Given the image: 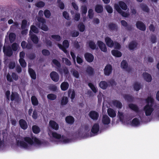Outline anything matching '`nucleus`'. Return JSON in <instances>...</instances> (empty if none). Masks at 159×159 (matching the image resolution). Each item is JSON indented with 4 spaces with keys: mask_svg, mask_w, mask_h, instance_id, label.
<instances>
[{
    "mask_svg": "<svg viewBox=\"0 0 159 159\" xmlns=\"http://www.w3.org/2000/svg\"><path fill=\"white\" fill-rule=\"evenodd\" d=\"M147 104L144 106L143 109L146 116L151 115L154 111L153 106L154 105V99L151 96L148 97L145 100Z\"/></svg>",
    "mask_w": 159,
    "mask_h": 159,
    "instance_id": "f257e3e1",
    "label": "nucleus"
},
{
    "mask_svg": "<svg viewBox=\"0 0 159 159\" xmlns=\"http://www.w3.org/2000/svg\"><path fill=\"white\" fill-rule=\"evenodd\" d=\"M37 20L38 23L36 25L38 27L45 31H47L48 30V27L45 24L46 20L45 19L41 17H38Z\"/></svg>",
    "mask_w": 159,
    "mask_h": 159,
    "instance_id": "f03ea898",
    "label": "nucleus"
},
{
    "mask_svg": "<svg viewBox=\"0 0 159 159\" xmlns=\"http://www.w3.org/2000/svg\"><path fill=\"white\" fill-rule=\"evenodd\" d=\"M69 45V43L68 41L67 40H65L63 41L62 45L60 44H58L59 48L66 54L68 53V51L66 49L68 48Z\"/></svg>",
    "mask_w": 159,
    "mask_h": 159,
    "instance_id": "7ed1b4c3",
    "label": "nucleus"
},
{
    "mask_svg": "<svg viewBox=\"0 0 159 159\" xmlns=\"http://www.w3.org/2000/svg\"><path fill=\"white\" fill-rule=\"evenodd\" d=\"M104 74L106 76H108L112 74L113 68L112 66L110 64H107L104 70Z\"/></svg>",
    "mask_w": 159,
    "mask_h": 159,
    "instance_id": "20e7f679",
    "label": "nucleus"
},
{
    "mask_svg": "<svg viewBox=\"0 0 159 159\" xmlns=\"http://www.w3.org/2000/svg\"><path fill=\"white\" fill-rule=\"evenodd\" d=\"M3 52L4 55L8 57H11L13 54V51L10 46H5L3 47Z\"/></svg>",
    "mask_w": 159,
    "mask_h": 159,
    "instance_id": "39448f33",
    "label": "nucleus"
},
{
    "mask_svg": "<svg viewBox=\"0 0 159 159\" xmlns=\"http://www.w3.org/2000/svg\"><path fill=\"white\" fill-rule=\"evenodd\" d=\"M121 67L128 72H130L132 71V68L128 66V64L127 61L125 60H123L120 64Z\"/></svg>",
    "mask_w": 159,
    "mask_h": 159,
    "instance_id": "423d86ee",
    "label": "nucleus"
},
{
    "mask_svg": "<svg viewBox=\"0 0 159 159\" xmlns=\"http://www.w3.org/2000/svg\"><path fill=\"white\" fill-rule=\"evenodd\" d=\"M114 7V8L116 10L117 12L120 13L122 16L127 17L129 16V15L128 13L125 12L121 10L118 4L116 3L115 4Z\"/></svg>",
    "mask_w": 159,
    "mask_h": 159,
    "instance_id": "0eeeda50",
    "label": "nucleus"
},
{
    "mask_svg": "<svg viewBox=\"0 0 159 159\" xmlns=\"http://www.w3.org/2000/svg\"><path fill=\"white\" fill-rule=\"evenodd\" d=\"M107 27L111 32L117 31L118 29V25L113 22L109 23Z\"/></svg>",
    "mask_w": 159,
    "mask_h": 159,
    "instance_id": "6e6552de",
    "label": "nucleus"
},
{
    "mask_svg": "<svg viewBox=\"0 0 159 159\" xmlns=\"http://www.w3.org/2000/svg\"><path fill=\"white\" fill-rule=\"evenodd\" d=\"M84 57L86 61L89 63L92 62L94 59L93 55L92 54L88 52L84 54Z\"/></svg>",
    "mask_w": 159,
    "mask_h": 159,
    "instance_id": "1a4fd4ad",
    "label": "nucleus"
},
{
    "mask_svg": "<svg viewBox=\"0 0 159 159\" xmlns=\"http://www.w3.org/2000/svg\"><path fill=\"white\" fill-rule=\"evenodd\" d=\"M20 98L18 94L16 92H12L11 96V100L12 101H15L17 103H18L20 100Z\"/></svg>",
    "mask_w": 159,
    "mask_h": 159,
    "instance_id": "9d476101",
    "label": "nucleus"
},
{
    "mask_svg": "<svg viewBox=\"0 0 159 159\" xmlns=\"http://www.w3.org/2000/svg\"><path fill=\"white\" fill-rule=\"evenodd\" d=\"M89 115V117L93 120H97L99 116L98 113L95 111H90Z\"/></svg>",
    "mask_w": 159,
    "mask_h": 159,
    "instance_id": "9b49d317",
    "label": "nucleus"
},
{
    "mask_svg": "<svg viewBox=\"0 0 159 159\" xmlns=\"http://www.w3.org/2000/svg\"><path fill=\"white\" fill-rule=\"evenodd\" d=\"M97 44L101 51L105 52H107V49L106 45L102 41L98 40L97 41Z\"/></svg>",
    "mask_w": 159,
    "mask_h": 159,
    "instance_id": "f8f14e48",
    "label": "nucleus"
},
{
    "mask_svg": "<svg viewBox=\"0 0 159 159\" xmlns=\"http://www.w3.org/2000/svg\"><path fill=\"white\" fill-rule=\"evenodd\" d=\"M50 76L51 79L55 82H57L59 79L58 74L55 71L52 72L50 74Z\"/></svg>",
    "mask_w": 159,
    "mask_h": 159,
    "instance_id": "ddd939ff",
    "label": "nucleus"
},
{
    "mask_svg": "<svg viewBox=\"0 0 159 159\" xmlns=\"http://www.w3.org/2000/svg\"><path fill=\"white\" fill-rule=\"evenodd\" d=\"M136 26L137 28L139 30L145 31L146 29L145 25L142 21H138L136 22Z\"/></svg>",
    "mask_w": 159,
    "mask_h": 159,
    "instance_id": "4468645a",
    "label": "nucleus"
},
{
    "mask_svg": "<svg viewBox=\"0 0 159 159\" xmlns=\"http://www.w3.org/2000/svg\"><path fill=\"white\" fill-rule=\"evenodd\" d=\"M19 123L20 127L22 129L25 130L28 128L27 123L25 120L21 119L19 120Z\"/></svg>",
    "mask_w": 159,
    "mask_h": 159,
    "instance_id": "2eb2a0df",
    "label": "nucleus"
},
{
    "mask_svg": "<svg viewBox=\"0 0 159 159\" xmlns=\"http://www.w3.org/2000/svg\"><path fill=\"white\" fill-rule=\"evenodd\" d=\"M99 130V125L98 123H95L93 126L91 132L94 134H97Z\"/></svg>",
    "mask_w": 159,
    "mask_h": 159,
    "instance_id": "dca6fc26",
    "label": "nucleus"
},
{
    "mask_svg": "<svg viewBox=\"0 0 159 159\" xmlns=\"http://www.w3.org/2000/svg\"><path fill=\"white\" fill-rule=\"evenodd\" d=\"M85 71L89 76H92L94 74V69L90 66H88L86 68Z\"/></svg>",
    "mask_w": 159,
    "mask_h": 159,
    "instance_id": "f3484780",
    "label": "nucleus"
},
{
    "mask_svg": "<svg viewBox=\"0 0 159 159\" xmlns=\"http://www.w3.org/2000/svg\"><path fill=\"white\" fill-rule=\"evenodd\" d=\"M110 119L106 115L103 116L102 119V122L105 125H107L110 123Z\"/></svg>",
    "mask_w": 159,
    "mask_h": 159,
    "instance_id": "a211bd4d",
    "label": "nucleus"
},
{
    "mask_svg": "<svg viewBox=\"0 0 159 159\" xmlns=\"http://www.w3.org/2000/svg\"><path fill=\"white\" fill-rule=\"evenodd\" d=\"M49 125L52 129L55 130H57L59 129L58 125L54 120H50L49 122Z\"/></svg>",
    "mask_w": 159,
    "mask_h": 159,
    "instance_id": "6ab92c4d",
    "label": "nucleus"
},
{
    "mask_svg": "<svg viewBox=\"0 0 159 159\" xmlns=\"http://www.w3.org/2000/svg\"><path fill=\"white\" fill-rule=\"evenodd\" d=\"M68 95L69 97H70L71 101L74 100L75 96V93L74 89L72 90L71 89H70L68 91Z\"/></svg>",
    "mask_w": 159,
    "mask_h": 159,
    "instance_id": "aec40b11",
    "label": "nucleus"
},
{
    "mask_svg": "<svg viewBox=\"0 0 159 159\" xmlns=\"http://www.w3.org/2000/svg\"><path fill=\"white\" fill-rule=\"evenodd\" d=\"M143 76L144 80L147 82H150L152 80L151 75L147 72H144L143 74Z\"/></svg>",
    "mask_w": 159,
    "mask_h": 159,
    "instance_id": "412c9836",
    "label": "nucleus"
},
{
    "mask_svg": "<svg viewBox=\"0 0 159 159\" xmlns=\"http://www.w3.org/2000/svg\"><path fill=\"white\" fill-rule=\"evenodd\" d=\"M137 43L134 41L131 42L128 45L129 49L130 50H133L135 48H137L138 46Z\"/></svg>",
    "mask_w": 159,
    "mask_h": 159,
    "instance_id": "4be33fe9",
    "label": "nucleus"
},
{
    "mask_svg": "<svg viewBox=\"0 0 159 159\" xmlns=\"http://www.w3.org/2000/svg\"><path fill=\"white\" fill-rule=\"evenodd\" d=\"M105 41L107 45L110 48H112L114 45L113 41L109 37H106L105 38Z\"/></svg>",
    "mask_w": 159,
    "mask_h": 159,
    "instance_id": "5701e85b",
    "label": "nucleus"
},
{
    "mask_svg": "<svg viewBox=\"0 0 159 159\" xmlns=\"http://www.w3.org/2000/svg\"><path fill=\"white\" fill-rule=\"evenodd\" d=\"M16 144L18 146H20L21 147L25 148H27L28 147V144L23 141L18 140L16 142Z\"/></svg>",
    "mask_w": 159,
    "mask_h": 159,
    "instance_id": "b1692460",
    "label": "nucleus"
},
{
    "mask_svg": "<svg viewBox=\"0 0 159 159\" xmlns=\"http://www.w3.org/2000/svg\"><path fill=\"white\" fill-rule=\"evenodd\" d=\"M95 11L98 13H101L103 11V8L102 5L97 4L95 7Z\"/></svg>",
    "mask_w": 159,
    "mask_h": 159,
    "instance_id": "393cba45",
    "label": "nucleus"
},
{
    "mask_svg": "<svg viewBox=\"0 0 159 159\" xmlns=\"http://www.w3.org/2000/svg\"><path fill=\"white\" fill-rule=\"evenodd\" d=\"M69 87V83L65 81L62 82L60 86L61 90L63 91L66 90L68 89Z\"/></svg>",
    "mask_w": 159,
    "mask_h": 159,
    "instance_id": "a878e982",
    "label": "nucleus"
},
{
    "mask_svg": "<svg viewBox=\"0 0 159 159\" xmlns=\"http://www.w3.org/2000/svg\"><path fill=\"white\" fill-rule=\"evenodd\" d=\"M28 72L32 79L35 80L36 78V75L34 70L31 68H29Z\"/></svg>",
    "mask_w": 159,
    "mask_h": 159,
    "instance_id": "bb28decb",
    "label": "nucleus"
},
{
    "mask_svg": "<svg viewBox=\"0 0 159 159\" xmlns=\"http://www.w3.org/2000/svg\"><path fill=\"white\" fill-rule=\"evenodd\" d=\"M123 97L125 100L128 102H132L134 101V97L129 94H124L123 95Z\"/></svg>",
    "mask_w": 159,
    "mask_h": 159,
    "instance_id": "cd10ccee",
    "label": "nucleus"
},
{
    "mask_svg": "<svg viewBox=\"0 0 159 159\" xmlns=\"http://www.w3.org/2000/svg\"><path fill=\"white\" fill-rule=\"evenodd\" d=\"M65 120L68 124H72L75 121V119L72 116H69L66 117Z\"/></svg>",
    "mask_w": 159,
    "mask_h": 159,
    "instance_id": "c85d7f7f",
    "label": "nucleus"
},
{
    "mask_svg": "<svg viewBox=\"0 0 159 159\" xmlns=\"http://www.w3.org/2000/svg\"><path fill=\"white\" fill-rule=\"evenodd\" d=\"M24 141L30 145H32L34 144V137L32 136L31 138L29 137H25L24 138Z\"/></svg>",
    "mask_w": 159,
    "mask_h": 159,
    "instance_id": "c756f323",
    "label": "nucleus"
},
{
    "mask_svg": "<svg viewBox=\"0 0 159 159\" xmlns=\"http://www.w3.org/2000/svg\"><path fill=\"white\" fill-rule=\"evenodd\" d=\"M128 106L130 109L136 112H138L139 111V107L136 104L133 103H130L129 104Z\"/></svg>",
    "mask_w": 159,
    "mask_h": 159,
    "instance_id": "7c9ffc66",
    "label": "nucleus"
},
{
    "mask_svg": "<svg viewBox=\"0 0 159 159\" xmlns=\"http://www.w3.org/2000/svg\"><path fill=\"white\" fill-rule=\"evenodd\" d=\"M107 112L108 115L111 117L113 118L116 116V114L115 111L112 108H108Z\"/></svg>",
    "mask_w": 159,
    "mask_h": 159,
    "instance_id": "2f4dec72",
    "label": "nucleus"
},
{
    "mask_svg": "<svg viewBox=\"0 0 159 159\" xmlns=\"http://www.w3.org/2000/svg\"><path fill=\"white\" fill-rule=\"evenodd\" d=\"M111 53L112 55L117 57H120L122 55L120 52L117 50H113L111 51Z\"/></svg>",
    "mask_w": 159,
    "mask_h": 159,
    "instance_id": "473e14b6",
    "label": "nucleus"
},
{
    "mask_svg": "<svg viewBox=\"0 0 159 159\" xmlns=\"http://www.w3.org/2000/svg\"><path fill=\"white\" fill-rule=\"evenodd\" d=\"M118 5L122 9L126 10L127 9V6L126 4L123 1H120L118 2Z\"/></svg>",
    "mask_w": 159,
    "mask_h": 159,
    "instance_id": "72a5a7b5",
    "label": "nucleus"
},
{
    "mask_svg": "<svg viewBox=\"0 0 159 159\" xmlns=\"http://www.w3.org/2000/svg\"><path fill=\"white\" fill-rule=\"evenodd\" d=\"M30 39L35 44L38 43L39 40L38 37L35 34H32L30 36Z\"/></svg>",
    "mask_w": 159,
    "mask_h": 159,
    "instance_id": "f704fd0d",
    "label": "nucleus"
},
{
    "mask_svg": "<svg viewBox=\"0 0 159 159\" xmlns=\"http://www.w3.org/2000/svg\"><path fill=\"white\" fill-rule=\"evenodd\" d=\"M100 87L103 89H106L108 87V84L107 82L104 81H101L99 83Z\"/></svg>",
    "mask_w": 159,
    "mask_h": 159,
    "instance_id": "c9c22d12",
    "label": "nucleus"
},
{
    "mask_svg": "<svg viewBox=\"0 0 159 159\" xmlns=\"http://www.w3.org/2000/svg\"><path fill=\"white\" fill-rule=\"evenodd\" d=\"M32 130L34 134H38L40 132V129L37 125H34L32 127Z\"/></svg>",
    "mask_w": 159,
    "mask_h": 159,
    "instance_id": "e433bc0d",
    "label": "nucleus"
},
{
    "mask_svg": "<svg viewBox=\"0 0 159 159\" xmlns=\"http://www.w3.org/2000/svg\"><path fill=\"white\" fill-rule=\"evenodd\" d=\"M31 100L32 104L34 106H37L39 104L38 101L36 97L34 96L31 97Z\"/></svg>",
    "mask_w": 159,
    "mask_h": 159,
    "instance_id": "4c0bfd02",
    "label": "nucleus"
},
{
    "mask_svg": "<svg viewBox=\"0 0 159 159\" xmlns=\"http://www.w3.org/2000/svg\"><path fill=\"white\" fill-rule=\"evenodd\" d=\"M77 27L81 32H84L85 30V26L83 22H80L78 25Z\"/></svg>",
    "mask_w": 159,
    "mask_h": 159,
    "instance_id": "58836bf2",
    "label": "nucleus"
},
{
    "mask_svg": "<svg viewBox=\"0 0 159 159\" xmlns=\"http://www.w3.org/2000/svg\"><path fill=\"white\" fill-rule=\"evenodd\" d=\"M113 104L116 107L121 109L122 107V105L121 103L117 100H115L113 102Z\"/></svg>",
    "mask_w": 159,
    "mask_h": 159,
    "instance_id": "ea45409f",
    "label": "nucleus"
},
{
    "mask_svg": "<svg viewBox=\"0 0 159 159\" xmlns=\"http://www.w3.org/2000/svg\"><path fill=\"white\" fill-rule=\"evenodd\" d=\"M16 35L15 33H10L9 35V38L10 42L11 43L13 42L16 39Z\"/></svg>",
    "mask_w": 159,
    "mask_h": 159,
    "instance_id": "a19ab883",
    "label": "nucleus"
},
{
    "mask_svg": "<svg viewBox=\"0 0 159 159\" xmlns=\"http://www.w3.org/2000/svg\"><path fill=\"white\" fill-rule=\"evenodd\" d=\"M89 46L92 50H94L96 49V45L95 42L93 41L90 40L89 41Z\"/></svg>",
    "mask_w": 159,
    "mask_h": 159,
    "instance_id": "79ce46f5",
    "label": "nucleus"
},
{
    "mask_svg": "<svg viewBox=\"0 0 159 159\" xmlns=\"http://www.w3.org/2000/svg\"><path fill=\"white\" fill-rule=\"evenodd\" d=\"M50 133H51L52 137L56 139H60L61 137V135L60 134H57L56 132H53L52 131H50Z\"/></svg>",
    "mask_w": 159,
    "mask_h": 159,
    "instance_id": "37998d69",
    "label": "nucleus"
},
{
    "mask_svg": "<svg viewBox=\"0 0 159 159\" xmlns=\"http://www.w3.org/2000/svg\"><path fill=\"white\" fill-rule=\"evenodd\" d=\"M47 98L49 100H54L56 99L57 96L54 94L50 93L47 95Z\"/></svg>",
    "mask_w": 159,
    "mask_h": 159,
    "instance_id": "c03bdc74",
    "label": "nucleus"
},
{
    "mask_svg": "<svg viewBox=\"0 0 159 159\" xmlns=\"http://www.w3.org/2000/svg\"><path fill=\"white\" fill-rule=\"evenodd\" d=\"M19 62L21 66L23 68L25 67L26 66V63L23 58H20Z\"/></svg>",
    "mask_w": 159,
    "mask_h": 159,
    "instance_id": "a18cd8bd",
    "label": "nucleus"
},
{
    "mask_svg": "<svg viewBox=\"0 0 159 159\" xmlns=\"http://www.w3.org/2000/svg\"><path fill=\"white\" fill-rule=\"evenodd\" d=\"M140 124V122L139 120L137 118H134L132 120L131 124L133 125L137 126Z\"/></svg>",
    "mask_w": 159,
    "mask_h": 159,
    "instance_id": "49530a36",
    "label": "nucleus"
},
{
    "mask_svg": "<svg viewBox=\"0 0 159 159\" xmlns=\"http://www.w3.org/2000/svg\"><path fill=\"white\" fill-rule=\"evenodd\" d=\"M68 102V98L66 97H63L62 98L61 101V104L62 105H66Z\"/></svg>",
    "mask_w": 159,
    "mask_h": 159,
    "instance_id": "de8ad7c7",
    "label": "nucleus"
},
{
    "mask_svg": "<svg viewBox=\"0 0 159 159\" xmlns=\"http://www.w3.org/2000/svg\"><path fill=\"white\" fill-rule=\"evenodd\" d=\"M19 45L16 43H14L11 45V48L12 51H16L18 48Z\"/></svg>",
    "mask_w": 159,
    "mask_h": 159,
    "instance_id": "09e8293b",
    "label": "nucleus"
},
{
    "mask_svg": "<svg viewBox=\"0 0 159 159\" xmlns=\"http://www.w3.org/2000/svg\"><path fill=\"white\" fill-rule=\"evenodd\" d=\"M57 2L58 4V6L61 10L64 9L65 5L63 2L61 0H57Z\"/></svg>",
    "mask_w": 159,
    "mask_h": 159,
    "instance_id": "8fccbe9b",
    "label": "nucleus"
},
{
    "mask_svg": "<svg viewBox=\"0 0 159 159\" xmlns=\"http://www.w3.org/2000/svg\"><path fill=\"white\" fill-rule=\"evenodd\" d=\"M61 139L63 142L65 143H69L71 141V139L67 138L64 135H62Z\"/></svg>",
    "mask_w": 159,
    "mask_h": 159,
    "instance_id": "3c124183",
    "label": "nucleus"
},
{
    "mask_svg": "<svg viewBox=\"0 0 159 159\" xmlns=\"http://www.w3.org/2000/svg\"><path fill=\"white\" fill-rule=\"evenodd\" d=\"M141 7L143 11L147 12H149L150 10L147 5L144 4H142L141 6Z\"/></svg>",
    "mask_w": 159,
    "mask_h": 159,
    "instance_id": "603ef678",
    "label": "nucleus"
},
{
    "mask_svg": "<svg viewBox=\"0 0 159 159\" xmlns=\"http://www.w3.org/2000/svg\"><path fill=\"white\" fill-rule=\"evenodd\" d=\"M71 36L73 37H76L79 34V32L78 31L75 30L71 31L70 32Z\"/></svg>",
    "mask_w": 159,
    "mask_h": 159,
    "instance_id": "864d4df0",
    "label": "nucleus"
},
{
    "mask_svg": "<svg viewBox=\"0 0 159 159\" xmlns=\"http://www.w3.org/2000/svg\"><path fill=\"white\" fill-rule=\"evenodd\" d=\"M88 85L94 93H96L97 92V90L95 86L92 83H88Z\"/></svg>",
    "mask_w": 159,
    "mask_h": 159,
    "instance_id": "5fc2aeb1",
    "label": "nucleus"
},
{
    "mask_svg": "<svg viewBox=\"0 0 159 159\" xmlns=\"http://www.w3.org/2000/svg\"><path fill=\"white\" fill-rule=\"evenodd\" d=\"M140 84L137 82H135L134 84V88L135 90L136 91H139L140 89Z\"/></svg>",
    "mask_w": 159,
    "mask_h": 159,
    "instance_id": "6e6d98bb",
    "label": "nucleus"
},
{
    "mask_svg": "<svg viewBox=\"0 0 159 159\" xmlns=\"http://www.w3.org/2000/svg\"><path fill=\"white\" fill-rule=\"evenodd\" d=\"M51 37L52 39L55 40L57 41H60L61 39V37L60 35H52L51 36Z\"/></svg>",
    "mask_w": 159,
    "mask_h": 159,
    "instance_id": "4d7b16f0",
    "label": "nucleus"
},
{
    "mask_svg": "<svg viewBox=\"0 0 159 159\" xmlns=\"http://www.w3.org/2000/svg\"><path fill=\"white\" fill-rule=\"evenodd\" d=\"M45 5V3L42 1L38 2L35 4V6L39 8L43 7Z\"/></svg>",
    "mask_w": 159,
    "mask_h": 159,
    "instance_id": "13d9d810",
    "label": "nucleus"
},
{
    "mask_svg": "<svg viewBox=\"0 0 159 159\" xmlns=\"http://www.w3.org/2000/svg\"><path fill=\"white\" fill-rule=\"evenodd\" d=\"M44 14L45 17L47 18H49L51 16V12L49 10L46 9L44 10Z\"/></svg>",
    "mask_w": 159,
    "mask_h": 159,
    "instance_id": "bf43d9fd",
    "label": "nucleus"
},
{
    "mask_svg": "<svg viewBox=\"0 0 159 159\" xmlns=\"http://www.w3.org/2000/svg\"><path fill=\"white\" fill-rule=\"evenodd\" d=\"M42 53L44 56H48L50 54L49 51L48 50L46 49L42 50Z\"/></svg>",
    "mask_w": 159,
    "mask_h": 159,
    "instance_id": "052dcab7",
    "label": "nucleus"
},
{
    "mask_svg": "<svg viewBox=\"0 0 159 159\" xmlns=\"http://www.w3.org/2000/svg\"><path fill=\"white\" fill-rule=\"evenodd\" d=\"M31 30L33 32L35 33H39V30L34 25H32L30 27V31Z\"/></svg>",
    "mask_w": 159,
    "mask_h": 159,
    "instance_id": "680f3d73",
    "label": "nucleus"
},
{
    "mask_svg": "<svg viewBox=\"0 0 159 159\" xmlns=\"http://www.w3.org/2000/svg\"><path fill=\"white\" fill-rule=\"evenodd\" d=\"M27 21L26 20H23L22 21L21 28L22 30L25 29L27 26Z\"/></svg>",
    "mask_w": 159,
    "mask_h": 159,
    "instance_id": "e2e57ef3",
    "label": "nucleus"
},
{
    "mask_svg": "<svg viewBox=\"0 0 159 159\" xmlns=\"http://www.w3.org/2000/svg\"><path fill=\"white\" fill-rule=\"evenodd\" d=\"M88 16L90 19H92L93 17V10L92 9H89L88 10Z\"/></svg>",
    "mask_w": 159,
    "mask_h": 159,
    "instance_id": "0e129e2a",
    "label": "nucleus"
},
{
    "mask_svg": "<svg viewBox=\"0 0 159 159\" xmlns=\"http://www.w3.org/2000/svg\"><path fill=\"white\" fill-rule=\"evenodd\" d=\"M105 8L109 13L111 14L113 12V9L112 7L109 5H106L105 7Z\"/></svg>",
    "mask_w": 159,
    "mask_h": 159,
    "instance_id": "69168bd1",
    "label": "nucleus"
},
{
    "mask_svg": "<svg viewBox=\"0 0 159 159\" xmlns=\"http://www.w3.org/2000/svg\"><path fill=\"white\" fill-rule=\"evenodd\" d=\"M33 140H34V143L35 144L41 145L43 143L40 140L36 137L34 138Z\"/></svg>",
    "mask_w": 159,
    "mask_h": 159,
    "instance_id": "338daca9",
    "label": "nucleus"
},
{
    "mask_svg": "<svg viewBox=\"0 0 159 159\" xmlns=\"http://www.w3.org/2000/svg\"><path fill=\"white\" fill-rule=\"evenodd\" d=\"M53 63L58 68L61 67V63L58 61L56 59H54L52 60Z\"/></svg>",
    "mask_w": 159,
    "mask_h": 159,
    "instance_id": "774afa93",
    "label": "nucleus"
}]
</instances>
